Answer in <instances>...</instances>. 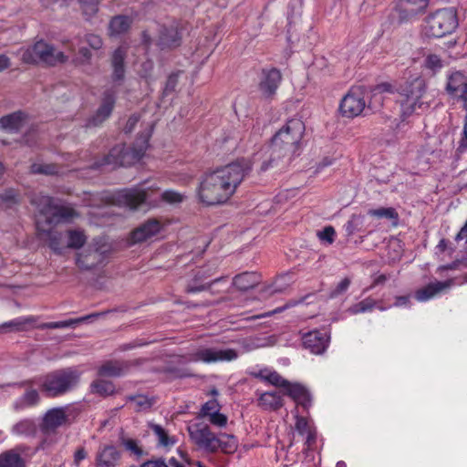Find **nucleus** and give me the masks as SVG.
<instances>
[{
	"label": "nucleus",
	"instance_id": "nucleus-1",
	"mask_svg": "<svg viewBox=\"0 0 467 467\" xmlns=\"http://www.w3.org/2000/svg\"><path fill=\"white\" fill-rule=\"evenodd\" d=\"M250 167L245 162H234L202 176L197 197L205 205L225 203L236 192Z\"/></svg>",
	"mask_w": 467,
	"mask_h": 467
},
{
	"label": "nucleus",
	"instance_id": "nucleus-2",
	"mask_svg": "<svg viewBox=\"0 0 467 467\" xmlns=\"http://www.w3.org/2000/svg\"><path fill=\"white\" fill-rule=\"evenodd\" d=\"M305 132V124L300 119H289L273 137L271 145L264 155L269 154L260 166L261 171L276 165L281 159L290 160L298 150Z\"/></svg>",
	"mask_w": 467,
	"mask_h": 467
},
{
	"label": "nucleus",
	"instance_id": "nucleus-3",
	"mask_svg": "<svg viewBox=\"0 0 467 467\" xmlns=\"http://www.w3.org/2000/svg\"><path fill=\"white\" fill-rule=\"evenodd\" d=\"M458 27V17L453 8H444L428 16L422 25V32L428 37H442Z\"/></svg>",
	"mask_w": 467,
	"mask_h": 467
},
{
	"label": "nucleus",
	"instance_id": "nucleus-4",
	"mask_svg": "<svg viewBox=\"0 0 467 467\" xmlns=\"http://www.w3.org/2000/svg\"><path fill=\"white\" fill-rule=\"evenodd\" d=\"M425 93L426 82L420 77L401 86L399 99L401 115L409 117L418 109H421L426 104L423 99Z\"/></svg>",
	"mask_w": 467,
	"mask_h": 467
},
{
	"label": "nucleus",
	"instance_id": "nucleus-5",
	"mask_svg": "<svg viewBox=\"0 0 467 467\" xmlns=\"http://www.w3.org/2000/svg\"><path fill=\"white\" fill-rule=\"evenodd\" d=\"M80 374L73 368H65L47 374L42 382V391L48 397H57L74 389Z\"/></svg>",
	"mask_w": 467,
	"mask_h": 467
},
{
	"label": "nucleus",
	"instance_id": "nucleus-6",
	"mask_svg": "<svg viewBox=\"0 0 467 467\" xmlns=\"http://www.w3.org/2000/svg\"><path fill=\"white\" fill-rule=\"evenodd\" d=\"M21 59L27 64L45 63L54 66L67 60V56L45 41H37L33 46L20 50Z\"/></svg>",
	"mask_w": 467,
	"mask_h": 467
},
{
	"label": "nucleus",
	"instance_id": "nucleus-7",
	"mask_svg": "<svg viewBox=\"0 0 467 467\" xmlns=\"http://www.w3.org/2000/svg\"><path fill=\"white\" fill-rule=\"evenodd\" d=\"M144 149L140 150L126 148L124 145H118L111 149L100 161L95 163L96 168L115 169L119 166H129L138 161L143 155Z\"/></svg>",
	"mask_w": 467,
	"mask_h": 467
},
{
	"label": "nucleus",
	"instance_id": "nucleus-8",
	"mask_svg": "<svg viewBox=\"0 0 467 467\" xmlns=\"http://www.w3.org/2000/svg\"><path fill=\"white\" fill-rule=\"evenodd\" d=\"M366 106L364 89L361 87H353L342 98L339 111L343 117L352 119L360 116Z\"/></svg>",
	"mask_w": 467,
	"mask_h": 467
},
{
	"label": "nucleus",
	"instance_id": "nucleus-9",
	"mask_svg": "<svg viewBox=\"0 0 467 467\" xmlns=\"http://www.w3.org/2000/svg\"><path fill=\"white\" fill-rule=\"evenodd\" d=\"M239 357L234 348H200L190 353L188 359L192 362L215 363L233 361Z\"/></svg>",
	"mask_w": 467,
	"mask_h": 467
},
{
	"label": "nucleus",
	"instance_id": "nucleus-10",
	"mask_svg": "<svg viewBox=\"0 0 467 467\" xmlns=\"http://www.w3.org/2000/svg\"><path fill=\"white\" fill-rule=\"evenodd\" d=\"M191 441L200 450L214 453L216 435L204 423H192L187 427Z\"/></svg>",
	"mask_w": 467,
	"mask_h": 467
},
{
	"label": "nucleus",
	"instance_id": "nucleus-11",
	"mask_svg": "<svg viewBox=\"0 0 467 467\" xmlns=\"http://www.w3.org/2000/svg\"><path fill=\"white\" fill-rule=\"evenodd\" d=\"M108 252L109 249L105 244H91L83 252L78 254L76 263L83 270H91L105 262Z\"/></svg>",
	"mask_w": 467,
	"mask_h": 467
},
{
	"label": "nucleus",
	"instance_id": "nucleus-12",
	"mask_svg": "<svg viewBox=\"0 0 467 467\" xmlns=\"http://www.w3.org/2000/svg\"><path fill=\"white\" fill-rule=\"evenodd\" d=\"M116 100V95L112 90L103 93L100 105L95 114L88 120L87 126L96 127L102 124L111 114Z\"/></svg>",
	"mask_w": 467,
	"mask_h": 467
},
{
	"label": "nucleus",
	"instance_id": "nucleus-13",
	"mask_svg": "<svg viewBox=\"0 0 467 467\" xmlns=\"http://www.w3.org/2000/svg\"><path fill=\"white\" fill-rule=\"evenodd\" d=\"M446 89L450 95L461 100L467 110V77L458 71L452 73L448 78Z\"/></svg>",
	"mask_w": 467,
	"mask_h": 467
},
{
	"label": "nucleus",
	"instance_id": "nucleus-14",
	"mask_svg": "<svg viewBox=\"0 0 467 467\" xmlns=\"http://www.w3.org/2000/svg\"><path fill=\"white\" fill-rule=\"evenodd\" d=\"M453 285L454 280L451 278L445 281L431 282L415 292V298L419 302L428 301L441 294L446 293Z\"/></svg>",
	"mask_w": 467,
	"mask_h": 467
},
{
	"label": "nucleus",
	"instance_id": "nucleus-15",
	"mask_svg": "<svg viewBox=\"0 0 467 467\" xmlns=\"http://www.w3.org/2000/svg\"><path fill=\"white\" fill-rule=\"evenodd\" d=\"M147 197V192L144 190L131 188L119 191L116 200L119 205L135 210L146 201Z\"/></svg>",
	"mask_w": 467,
	"mask_h": 467
},
{
	"label": "nucleus",
	"instance_id": "nucleus-16",
	"mask_svg": "<svg viewBox=\"0 0 467 467\" xmlns=\"http://www.w3.org/2000/svg\"><path fill=\"white\" fill-rule=\"evenodd\" d=\"M303 345L313 354H322L327 348L329 337L326 333L318 330L306 333L303 337Z\"/></svg>",
	"mask_w": 467,
	"mask_h": 467
},
{
	"label": "nucleus",
	"instance_id": "nucleus-17",
	"mask_svg": "<svg viewBox=\"0 0 467 467\" xmlns=\"http://www.w3.org/2000/svg\"><path fill=\"white\" fill-rule=\"evenodd\" d=\"M221 405L213 399L205 402L200 411V416L207 418L209 421L217 427H224L227 424V417L220 412Z\"/></svg>",
	"mask_w": 467,
	"mask_h": 467
},
{
	"label": "nucleus",
	"instance_id": "nucleus-18",
	"mask_svg": "<svg viewBox=\"0 0 467 467\" xmlns=\"http://www.w3.org/2000/svg\"><path fill=\"white\" fill-rule=\"evenodd\" d=\"M281 73L275 68L264 72V77L259 84L262 96L265 99L272 98L281 82Z\"/></svg>",
	"mask_w": 467,
	"mask_h": 467
},
{
	"label": "nucleus",
	"instance_id": "nucleus-19",
	"mask_svg": "<svg viewBox=\"0 0 467 467\" xmlns=\"http://www.w3.org/2000/svg\"><path fill=\"white\" fill-rule=\"evenodd\" d=\"M161 223L156 219H150L136 228L131 234L133 243L144 242L160 233Z\"/></svg>",
	"mask_w": 467,
	"mask_h": 467
},
{
	"label": "nucleus",
	"instance_id": "nucleus-20",
	"mask_svg": "<svg viewBox=\"0 0 467 467\" xmlns=\"http://www.w3.org/2000/svg\"><path fill=\"white\" fill-rule=\"evenodd\" d=\"M429 0H400L399 12L402 19H410L425 11Z\"/></svg>",
	"mask_w": 467,
	"mask_h": 467
},
{
	"label": "nucleus",
	"instance_id": "nucleus-21",
	"mask_svg": "<svg viewBox=\"0 0 467 467\" xmlns=\"http://www.w3.org/2000/svg\"><path fill=\"white\" fill-rule=\"evenodd\" d=\"M119 460V452L112 445H105L99 449L96 457L97 467H116Z\"/></svg>",
	"mask_w": 467,
	"mask_h": 467
},
{
	"label": "nucleus",
	"instance_id": "nucleus-22",
	"mask_svg": "<svg viewBox=\"0 0 467 467\" xmlns=\"http://www.w3.org/2000/svg\"><path fill=\"white\" fill-rule=\"evenodd\" d=\"M444 65V60L439 55L431 51L423 53L421 67L424 70L435 75L443 68Z\"/></svg>",
	"mask_w": 467,
	"mask_h": 467
},
{
	"label": "nucleus",
	"instance_id": "nucleus-23",
	"mask_svg": "<svg viewBox=\"0 0 467 467\" xmlns=\"http://www.w3.org/2000/svg\"><path fill=\"white\" fill-rule=\"evenodd\" d=\"M258 405L265 410H276L283 407L281 395L275 391L264 392L258 399Z\"/></svg>",
	"mask_w": 467,
	"mask_h": 467
},
{
	"label": "nucleus",
	"instance_id": "nucleus-24",
	"mask_svg": "<svg viewBox=\"0 0 467 467\" xmlns=\"http://www.w3.org/2000/svg\"><path fill=\"white\" fill-rule=\"evenodd\" d=\"M67 414L62 408L48 410L44 418V427L47 430L56 429L67 421Z\"/></svg>",
	"mask_w": 467,
	"mask_h": 467
},
{
	"label": "nucleus",
	"instance_id": "nucleus-25",
	"mask_svg": "<svg viewBox=\"0 0 467 467\" xmlns=\"http://www.w3.org/2000/svg\"><path fill=\"white\" fill-rule=\"evenodd\" d=\"M77 215V213L72 207L67 205H58L56 203L47 222L49 223H57L60 222L69 221Z\"/></svg>",
	"mask_w": 467,
	"mask_h": 467
},
{
	"label": "nucleus",
	"instance_id": "nucleus-26",
	"mask_svg": "<svg viewBox=\"0 0 467 467\" xmlns=\"http://www.w3.org/2000/svg\"><path fill=\"white\" fill-rule=\"evenodd\" d=\"M31 203L36 206L40 214L47 218V221L50 217L56 204L51 197L42 194L35 195L31 200Z\"/></svg>",
	"mask_w": 467,
	"mask_h": 467
},
{
	"label": "nucleus",
	"instance_id": "nucleus-27",
	"mask_svg": "<svg viewBox=\"0 0 467 467\" xmlns=\"http://www.w3.org/2000/svg\"><path fill=\"white\" fill-rule=\"evenodd\" d=\"M126 57V49L122 47L117 48L111 58V65L113 67V78L115 80H121L124 78V59Z\"/></svg>",
	"mask_w": 467,
	"mask_h": 467
},
{
	"label": "nucleus",
	"instance_id": "nucleus-28",
	"mask_svg": "<svg viewBox=\"0 0 467 467\" xmlns=\"http://www.w3.org/2000/svg\"><path fill=\"white\" fill-rule=\"evenodd\" d=\"M101 314H91V315H88V316H85V317H82L79 318H73V319H68V320H64V321L44 323V324L40 325L39 327L42 329H46V328L57 329V328L75 327L77 325H78L84 321L98 317Z\"/></svg>",
	"mask_w": 467,
	"mask_h": 467
},
{
	"label": "nucleus",
	"instance_id": "nucleus-29",
	"mask_svg": "<svg viewBox=\"0 0 467 467\" xmlns=\"http://www.w3.org/2000/svg\"><path fill=\"white\" fill-rule=\"evenodd\" d=\"M237 449V440L234 436L222 433L216 436L215 452L233 453Z\"/></svg>",
	"mask_w": 467,
	"mask_h": 467
},
{
	"label": "nucleus",
	"instance_id": "nucleus-30",
	"mask_svg": "<svg viewBox=\"0 0 467 467\" xmlns=\"http://www.w3.org/2000/svg\"><path fill=\"white\" fill-rule=\"evenodd\" d=\"M23 114L14 112L0 119V129L9 131L19 130L23 125Z\"/></svg>",
	"mask_w": 467,
	"mask_h": 467
},
{
	"label": "nucleus",
	"instance_id": "nucleus-31",
	"mask_svg": "<svg viewBox=\"0 0 467 467\" xmlns=\"http://www.w3.org/2000/svg\"><path fill=\"white\" fill-rule=\"evenodd\" d=\"M131 25V19L126 16H114L109 26L110 35H120L129 30Z\"/></svg>",
	"mask_w": 467,
	"mask_h": 467
},
{
	"label": "nucleus",
	"instance_id": "nucleus-32",
	"mask_svg": "<svg viewBox=\"0 0 467 467\" xmlns=\"http://www.w3.org/2000/svg\"><path fill=\"white\" fill-rule=\"evenodd\" d=\"M38 401L39 394L37 390L31 389L26 390L22 397L16 400L14 408L16 410H23L36 405Z\"/></svg>",
	"mask_w": 467,
	"mask_h": 467
},
{
	"label": "nucleus",
	"instance_id": "nucleus-33",
	"mask_svg": "<svg viewBox=\"0 0 467 467\" xmlns=\"http://www.w3.org/2000/svg\"><path fill=\"white\" fill-rule=\"evenodd\" d=\"M234 285L238 289L245 291L253 288L257 284V276L254 273H243L234 278Z\"/></svg>",
	"mask_w": 467,
	"mask_h": 467
},
{
	"label": "nucleus",
	"instance_id": "nucleus-34",
	"mask_svg": "<svg viewBox=\"0 0 467 467\" xmlns=\"http://www.w3.org/2000/svg\"><path fill=\"white\" fill-rule=\"evenodd\" d=\"M35 322L34 317H21L3 324L1 327L7 328L9 331H23L33 326Z\"/></svg>",
	"mask_w": 467,
	"mask_h": 467
},
{
	"label": "nucleus",
	"instance_id": "nucleus-35",
	"mask_svg": "<svg viewBox=\"0 0 467 467\" xmlns=\"http://www.w3.org/2000/svg\"><path fill=\"white\" fill-rule=\"evenodd\" d=\"M0 467H24V461L14 450L0 455Z\"/></svg>",
	"mask_w": 467,
	"mask_h": 467
},
{
	"label": "nucleus",
	"instance_id": "nucleus-36",
	"mask_svg": "<svg viewBox=\"0 0 467 467\" xmlns=\"http://www.w3.org/2000/svg\"><path fill=\"white\" fill-rule=\"evenodd\" d=\"M150 428L158 439L159 445L171 447L175 444V438L169 435V433L161 425L151 424Z\"/></svg>",
	"mask_w": 467,
	"mask_h": 467
},
{
	"label": "nucleus",
	"instance_id": "nucleus-37",
	"mask_svg": "<svg viewBox=\"0 0 467 467\" xmlns=\"http://www.w3.org/2000/svg\"><path fill=\"white\" fill-rule=\"evenodd\" d=\"M68 248L79 249L87 241L85 233L81 230H69L67 233Z\"/></svg>",
	"mask_w": 467,
	"mask_h": 467
},
{
	"label": "nucleus",
	"instance_id": "nucleus-38",
	"mask_svg": "<svg viewBox=\"0 0 467 467\" xmlns=\"http://www.w3.org/2000/svg\"><path fill=\"white\" fill-rule=\"evenodd\" d=\"M377 306V301L371 297H367L362 301L354 304L348 308V312L353 315L371 312Z\"/></svg>",
	"mask_w": 467,
	"mask_h": 467
},
{
	"label": "nucleus",
	"instance_id": "nucleus-39",
	"mask_svg": "<svg viewBox=\"0 0 467 467\" xmlns=\"http://www.w3.org/2000/svg\"><path fill=\"white\" fill-rule=\"evenodd\" d=\"M124 372V367L119 362H107L102 365L99 369L100 376L118 377Z\"/></svg>",
	"mask_w": 467,
	"mask_h": 467
},
{
	"label": "nucleus",
	"instance_id": "nucleus-40",
	"mask_svg": "<svg viewBox=\"0 0 467 467\" xmlns=\"http://www.w3.org/2000/svg\"><path fill=\"white\" fill-rule=\"evenodd\" d=\"M39 231H40L41 235H43V234L46 235V238L48 241L49 247L54 252L60 254L61 250H62V247H61L62 234L56 231H47L46 232V231L40 230V229H39Z\"/></svg>",
	"mask_w": 467,
	"mask_h": 467
},
{
	"label": "nucleus",
	"instance_id": "nucleus-41",
	"mask_svg": "<svg viewBox=\"0 0 467 467\" xmlns=\"http://www.w3.org/2000/svg\"><path fill=\"white\" fill-rule=\"evenodd\" d=\"M140 467H184V465L183 462H181L174 457H171L168 462L161 458L149 460L143 462Z\"/></svg>",
	"mask_w": 467,
	"mask_h": 467
},
{
	"label": "nucleus",
	"instance_id": "nucleus-42",
	"mask_svg": "<svg viewBox=\"0 0 467 467\" xmlns=\"http://www.w3.org/2000/svg\"><path fill=\"white\" fill-rule=\"evenodd\" d=\"M91 389L94 393L107 396L114 392V386L110 381L98 379L91 384Z\"/></svg>",
	"mask_w": 467,
	"mask_h": 467
},
{
	"label": "nucleus",
	"instance_id": "nucleus-43",
	"mask_svg": "<svg viewBox=\"0 0 467 467\" xmlns=\"http://www.w3.org/2000/svg\"><path fill=\"white\" fill-rule=\"evenodd\" d=\"M285 393L292 398L296 402L301 399L307 389L300 384L290 383L287 381V385L284 388Z\"/></svg>",
	"mask_w": 467,
	"mask_h": 467
},
{
	"label": "nucleus",
	"instance_id": "nucleus-44",
	"mask_svg": "<svg viewBox=\"0 0 467 467\" xmlns=\"http://www.w3.org/2000/svg\"><path fill=\"white\" fill-rule=\"evenodd\" d=\"M31 171L33 173L53 175L58 172V168L57 165L50 163H34L31 166Z\"/></svg>",
	"mask_w": 467,
	"mask_h": 467
},
{
	"label": "nucleus",
	"instance_id": "nucleus-45",
	"mask_svg": "<svg viewBox=\"0 0 467 467\" xmlns=\"http://www.w3.org/2000/svg\"><path fill=\"white\" fill-rule=\"evenodd\" d=\"M368 213L371 216L377 217V218H387V219H397L398 218V213L395 211L394 208L389 207V208H379V209H372L368 212Z\"/></svg>",
	"mask_w": 467,
	"mask_h": 467
},
{
	"label": "nucleus",
	"instance_id": "nucleus-46",
	"mask_svg": "<svg viewBox=\"0 0 467 467\" xmlns=\"http://www.w3.org/2000/svg\"><path fill=\"white\" fill-rule=\"evenodd\" d=\"M161 199L167 203L176 204L183 202L185 196L178 192L167 190L161 193Z\"/></svg>",
	"mask_w": 467,
	"mask_h": 467
},
{
	"label": "nucleus",
	"instance_id": "nucleus-47",
	"mask_svg": "<svg viewBox=\"0 0 467 467\" xmlns=\"http://www.w3.org/2000/svg\"><path fill=\"white\" fill-rule=\"evenodd\" d=\"M34 431L35 425L28 420H21L13 427V431L16 434H30Z\"/></svg>",
	"mask_w": 467,
	"mask_h": 467
},
{
	"label": "nucleus",
	"instance_id": "nucleus-48",
	"mask_svg": "<svg viewBox=\"0 0 467 467\" xmlns=\"http://www.w3.org/2000/svg\"><path fill=\"white\" fill-rule=\"evenodd\" d=\"M336 231L332 226H326L317 233V236L322 242L331 244L335 240Z\"/></svg>",
	"mask_w": 467,
	"mask_h": 467
},
{
	"label": "nucleus",
	"instance_id": "nucleus-49",
	"mask_svg": "<svg viewBox=\"0 0 467 467\" xmlns=\"http://www.w3.org/2000/svg\"><path fill=\"white\" fill-rule=\"evenodd\" d=\"M274 343L275 340L272 337L251 339L246 350L250 351L255 348L269 347L274 345Z\"/></svg>",
	"mask_w": 467,
	"mask_h": 467
},
{
	"label": "nucleus",
	"instance_id": "nucleus-50",
	"mask_svg": "<svg viewBox=\"0 0 467 467\" xmlns=\"http://www.w3.org/2000/svg\"><path fill=\"white\" fill-rule=\"evenodd\" d=\"M273 386L285 388L287 385V380L285 379L279 373L275 370H270L267 381Z\"/></svg>",
	"mask_w": 467,
	"mask_h": 467
},
{
	"label": "nucleus",
	"instance_id": "nucleus-51",
	"mask_svg": "<svg viewBox=\"0 0 467 467\" xmlns=\"http://www.w3.org/2000/svg\"><path fill=\"white\" fill-rule=\"evenodd\" d=\"M130 402L134 405L135 410H142L150 407L151 403L146 396L137 395L130 398Z\"/></svg>",
	"mask_w": 467,
	"mask_h": 467
},
{
	"label": "nucleus",
	"instance_id": "nucleus-52",
	"mask_svg": "<svg viewBox=\"0 0 467 467\" xmlns=\"http://www.w3.org/2000/svg\"><path fill=\"white\" fill-rule=\"evenodd\" d=\"M361 223L359 222L358 217L353 215L344 225V229L347 233L348 236H351L357 232L360 226Z\"/></svg>",
	"mask_w": 467,
	"mask_h": 467
},
{
	"label": "nucleus",
	"instance_id": "nucleus-53",
	"mask_svg": "<svg viewBox=\"0 0 467 467\" xmlns=\"http://www.w3.org/2000/svg\"><path fill=\"white\" fill-rule=\"evenodd\" d=\"M351 280L348 277L343 278L337 286L331 291L330 296L335 297L345 293L349 287Z\"/></svg>",
	"mask_w": 467,
	"mask_h": 467
},
{
	"label": "nucleus",
	"instance_id": "nucleus-54",
	"mask_svg": "<svg viewBox=\"0 0 467 467\" xmlns=\"http://www.w3.org/2000/svg\"><path fill=\"white\" fill-rule=\"evenodd\" d=\"M86 42L93 49H99L103 46L102 39L99 36L94 34H88L86 36Z\"/></svg>",
	"mask_w": 467,
	"mask_h": 467
},
{
	"label": "nucleus",
	"instance_id": "nucleus-55",
	"mask_svg": "<svg viewBox=\"0 0 467 467\" xmlns=\"http://www.w3.org/2000/svg\"><path fill=\"white\" fill-rule=\"evenodd\" d=\"M223 279H224L223 277L216 278L213 282H211L209 284L202 285L200 286L189 285L187 287V292H189V293H196V292H200V291H203V290H208V289H210L212 287L213 285H214V284H216L218 282H221Z\"/></svg>",
	"mask_w": 467,
	"mask_h": 467
},
{
	"label": "nucleus",
	"instance_id": "nucleus-56",
	"mask_svg": "<svg viewBox=\"0 0 467 467\" xmlns=\"http://www.w3.org/2000/svg\"><path fill=\"white\" fill-rule=\"evenodd\" d=\"M296 429L302 436H305V434L311 430L310 427L308 426L306 420L302 417L296 418Z\"/></svg>",
	"mask_w": 467,
	"mask_h": 467
},
{
	"label": "nucleus",
	"instance_id": "nucleus-57",
	"mask_svg": "<svg viewBox=\"0 0 467 467\" xmlns=\"http://www.w3.org/2000/svg\"><path fill=\"white\" fill-rule=\"evenodd\" d=\"M125 448L134 454L140 456L142 454V450L138 446L136 441L129 439L123 441Z\"/></svg>",
	"mask_w": 467,
	"mask_h": 467
},
{
	"label": "nucleus",
	"instance_id": "nucleus-58",
	"mask_svg": "<svg viewBox=\"0 0 467 467\" xmlns=\"http://www.w3.org/2000/svg\"><path fill=\"white\" fill-rule=\"evenodd\" d=\"M87 457V451H85L84 448H78L75 453H74V460H73V464L75 466H78L80 462L83 461L84 459H86Z\"/></svg>",
	"mask_w": 467,
	"mask_h": 467
},
{
	"label": "nucleus",
	"instance_id": "nucleus-59",
	"mask_svg": "<svg viewBox=\"0 0 467 467\" xmlns=\"http://www.w3.org/2000/svg\"><path fill=\"white\" fill-rule=\"evenodd\" d=\"M138 121H139V117L137 115L130 116L129 118V119L127 120V123H126V125L124 127V131L126 133H130L134 130V128L137 125Z\"/></svg>",
	"mask_w": 467,
	"mask_h": 467
},
{
	"label": "nucleus",
	"instance_id": "nucleus-60",
	"mask_svg": "<svg viewBox=\"0 0 467 467\" xmlns=\"http://www.w3.org/2000/svg\"><path fill=\"white\" fill-rule=\"evenodd\" d=\"M270 370L271 369L265 368L259 369L258 371L251 372V375L253 377L260 379H262L264 381H267L268 374H269Z\"/></svg>",
	"mask_w": 467,
	"mask_h": 467
},
{
	"label": "nucleus",
	"instance_id": "nucleus-61",
	"mask_svg": "<svg viewBox=\"0 0 467 467\" xmlns=\"http://www.w3.org/2000/svg\"><path fill=\"white\" fill-rule=\"evenodd\" d=\"M296 403L301 405L303 408L307 409L311 405V397L308 391L305 393V395L299 399Z\"/></svg>",
	"mask_w": 467,
	"mask_h": 467
},
{
	"label": "nucleus",
	"instance_id": "nucleus-62",
	"mask_svg": "<svg viewBox=\"0 0 467 467\" xmlns=\"http://www.w3.org/2000/svg\"><path fill=\"white\" fill-rule=\"evenodd\" d=\"M10 67V60L5 55H0V72Z\"/></svg>",
	"mask_w": 467,
	"mask_h": 467
},
{
	"label": "nucleus",
	"instance_id": "nucleus-63",
	"mask_svg": "<svg viewBox=\"0 0 467 467\" xmlns=\"http://www.w3.org/2000/svg\"><path fill=\"white\" fill-rule=\"evenodd\" d=\"M408 304H409V296H402L396 297L394 306H407Z\"/></svg>",
	"mask_w": 467,
	"mask_h": 467
},
{
	"label": "nucleus",
	"instance_id": "nucleus-64",
	"mask_svg": "<svg viewBox=\"0 0 467 467\" xmlns=\"http://www.w3.org/2000/svg\"><path fill=\"white\" fill-rule=\"evenodd\" d=\"M455 239L457 241L467 239V220L464 225L460 230V232L457 234Z\"/></svg>",
	"mask_w": 467,
	"mask_h": 467
}]
</instances>
